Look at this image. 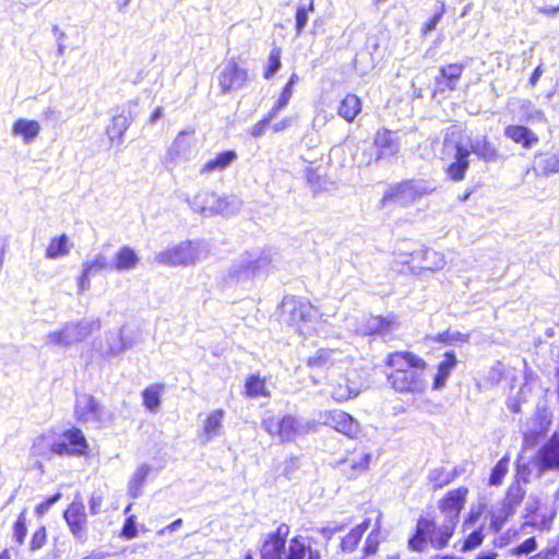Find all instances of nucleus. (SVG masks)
Returning a JSON list of instances; mask_svg holds the SVG:
<instances>
[{"mask_svg":"<svg viewBox=\"0 0 559 559\" xmlns=\"http://www.w3.org/2000/svg\"><path fill=\"white\" fill-rule=\"evenodd\" d=\"M388 374L391 386L400 393H423L427 388V362L411 352H394L386 356Z\"/></svg>","mask_w":559,"mask_h":559,"instance_id":"f257e3e1","label":"nucleus"},{"mask_svg":"<svg viewBox=\"0 0 559 559\" xmlns=\"http://www.w3.org/2000/svg\"><path fill=\"white\" fill-rule=\"evenodd\" d=\"M185 201L193 212L204 217L233 215L240 210L242 204L237 197H221L207 190L199 191L193 198L186 195Z\"/></svg>","mask_w":559,"mask_h":559,"instance_id":"f03ea898","label":"nucleus"},{"mask_svg":"<svg viewBox=\"0 0 559 559\" xmlns=\"http://www.w3.org/2000/svg\"><path fill=\"white\" fill-rule=\"evenodd\" d=\"M209 246L203 241H182L160 251L155 261L169 266H188L207 257Z\"/></svg>","mask_w":559,"mask_h":559,"instance_id":"7ed1b4c3","label":"nucleus"},{"mask_svg":"<svg viewBox=\"0 0 559 559\" xmlns=\"http://www.w3.org/2000/svg\"><path fill=\"white\" fill-rule=\"evenodd\" d=\"M74 417L82 425L96 429L107 427L112 421V414L95 396L81 393L76 394L74 404Z\"/></svg>","mask_w":559,"mask_h":559,"instance_id":"20e7f679","label":"nucleus"},{"mask_svg":"<svg viewBox=\"0 0 559 559\" xmlns=\"http://www.w3.org/2000/svg\"><path fill=\"white\" fill-rule=\"evenodd\" d=\"M261 426L271 436H277L281 441H293L314 428L313 423L292 415H286L281 419L274 416L266 417L262 420Z\"/></svg>","mask_w":559,"mask_h":559,"instance_id":"39448f33","label":"nucleus"},{"mask_svg":"<svg viewBox=\"0 0 559 559\" xmlns=\"http://www.w3.org/2000/svg\"><path fill=\"white\" fill-rule=\"evenodd\" d=\"M433 189L423 181L406 180L394 186H391L384 193L381 203L385 205L390 202H395L401 205L413 203L416 199L428 194Z\"/></svg>","mask_w":559,"mask_h":559,"instance_id":"423d86ee","label":"nucleus"},{"mask_svg":"<svg viewBox=\"0 0 559 559\" xmlns=\"http://www.w3.org/2000/svg\"><path fill=\"white\" fill-rule=\"evenodd\" d=\"M533 465L538 477L547 472H559V430L555 431L537 450L533 459Z\"/></svg>","mask_w":559,"mask_h":559,"instance_id":"0eeeda50","label":"nucleus"},{"mask_svg":"<svg viewBox=\"0 0 559 559\" xmlns=\"http://www.w3.org/2000/svg\"><path fill=\"white\" fill-rule=\"evenodd\" d=\"M318 423L329 426L349 438H355L359 432L358 421L340 409L320 412Z\"/></svg>","mask_w":559,"mask_h":559,"instance_id":"6e6552de","label":"nucleus"},{"mask_svg":"<svg viewBox=\"0 0 559 559\" xmlns=\"http://www.w3.org/2000/svg\"><path fill=\"white\" fill-rule=\"evenodd\" d=\"M248 80V72L235 60H228L223 64L217 81L223 94L240 90Z\"/></svg>","mask_w":559,"mask_h":559,"instance_id":"1a4fd4ad","label":"nucleus"},{"mask_svg":"<svg viewBox=\"0 0 559 559\" xmlns=\"http://www.w3.org/2000/svg\"><path fill=\"white\" fill-rule=\"evenodd\" d=\"M364 388V380L356 370L348 371L332 383L331 395L336 402L356 397Z\"/></svg>","mask_w":559,"mask_h":559,"instance_id":"9d476101","label":"nucleus"},{"mask_svg":"<svg viewBox=\"0 0 559 559\" xmlns=\"http://www.w3.org/2000/svg\"><path fill=\"white\" fill-rule=\"evenodd\" d=\"M63 518L74 538L84 544L87 539V516L84 504L81 501H73L64 511Z\"/></svg>","mask_w":559,"mask_h":559,"instance_id":"9b49d317","label":"nucleus"},{"mask_svg":"<svg viewBox=\"0 0 559 559\" xmlns=\"http://www.w3.org/2000/svg\"><path fill=\"white\" fill-rule=\"evenodd\" d=\"M467 489L464 487L449 491L440 501L439 510L444 516V521L457 524L460 513L465 506Z\"/></svg>","mask_w":559,"mask_h":559,"instance_id":"f8f14e48","label":"nucleus"},{"mask_svg":"<svg viewBox=\"0 0 559 559\" xmlns=\"http://www.w3.org/2000/svg\"><path fill=\"white\" fill-rule=\"evenodd\" d=\"M435 530V521L420 516L416 523L414 535L408 539V548L421 552L426 549L427 543L431 544V536Z\"/></svg>","mask_w":559,"mask_h":559,"instance_id":"ddd939ff","label":"nucleus"},{"mask_svg":"<svg viewBox=\"0 0 559 559\" xmlns=\"http://www.w3.org/2000/svg\"><path fill=\"white\" fill-rule=\"evenodd\" d=\"M58 439L66 445L64 455L80 456L85 454L88 448L84 433L75 427L66 430Z\"/></svg>","mask_w":559,"mask_h":559,"instance_id":"4468645a","label":"nucleus"},{"mask_svg":"<svg viewBox=\"0 0 559 559\" xmlns=\"http://www.w3.org/2000/svg\"><path fill=\"white\" fill-rule=\"evenodd\" d=\"M371 454L364 450H355L349 456L342 461L341 469L348 478H355L369 468Z\"/></svg>","mask_w":559,"mask_h":559,"instance_id":"2eb2a0df","label":"nucleus"},{"mask_svg":"<svg viewBox=\"0 0 559 559\" xmlns=\"http://www.w3.org/2000/svg\"><path fill=\"white\" fill-rule=\"evenodd\" d=\"M100 322L98 320L83 319L79 322L67 323L64 328L66 338L68 346L74 343L82 342L94 330L99 329Z\"/></svg>","mask_w":559,"mask_h":559,"instance_id":"dca6fc26","label":"nucleus"},{"mask_svg":"<svg viewBox=\"0 0 559 559\" xmlns=\"http://www.w3.org/2000/svg\"><path fill=\"white\" fill-rule=\"evenodd\" d=\"M35 455L48 456L50 454L64 455L66 445L59 442L55 433H45L34 440L32 447Z\"/></svg>","mask_w":559,"mask_h":559,"instance_id":"f3484780","label":"nucleus"},{"mask_svg":"<svg viewBox=\"0 0 559 559\" xmlns=\"http://www.w3.org/2000/svg\"><path fill=\"white\" fill-rule=\"evenodd\" d=\"M468 150L469 154H475L479 159L486 163H496L500 158L498 148L486 135L472 139Z\"/></svg>","mask_w":559,"mask_h":559,"instance_id":"a211bd4d","label":"nucleus"},{"mask_svg":"<svg viewBox=\"0 0 559 559\" xmlns=\"http://www.w3.org/2000/svg\"><path fill=\"white\" fill-rule=\"evenodd\" d=\"M504 135L525 150L534 147L539 139L537 134L524 126L511 124L504 128Z\"/></svg>","mask_w":559,"mask_h":559,"instance_id":"6ab92c4d","label":"nucleus"},{"mask_svg":"<svg viewBox=\"0 0 559 559\" xmlns=\"http://www.w3.org/2000/svg\"><path fill=\"white\" fill-rule=\"evenodd\" d=\"M374 145L378 150V158H390L397 154L400 144L394 134L386 130H379L374 135Z\"/></svg>","mask_w":559,"mask_h":559,"instance_id":"aec40b11","label":"nucleus"},{"mask_svg":"<svg viewBox=\"0 0 559 559\" xmlns=\"http://www.w3.org/2000/svg\"><path fill=\"white\" fill-rule=\"evenodd\" d=\"M285 559H321V554L309 545L307 538L296 536L289 542Z\"/></svg>","mask_w":559,"mask_h":559,"instance_id":"412c9836","label":"nucleus"},{"mask_svg":"<svg viewBox=\"0 0 559 559\" xmlns=\"http://www.w3.org/2000/svg\"><path fill=\"white\" fill-rule=\"evenodd\" d=\"M399 326L397 317L390 314L388 317H370L367 319L365 333L386 335L395 331Z\"/></svg>","mask_w":559,"mask_h":559,"instance_id":"4be33fe9","label":"nucleus"},{"mask_svg":"<svg viewBox=\"0 0 559 559\" xmlns=\"http://www.w3.org/2000/svg\"><path fill=\"white\" fill-rule=\"evenodd\" d=\"M469 150L461 144L456 145L455 162L451 163L447 168L448 176L454 181H461L465 177V173L469 167Z\"/></svg>","mask_w":559,"mask_h":559,"instance_id":"5701e85b","label":"nucleus"},{"mask_svg":"<svg viewBox=\"0 0 559 559\" xmlns=\"http://www.w3.org/2000/svg\"><path fill=\"white\" fill-rule=\"evenodd\" d=\"M140 258L136 252L129 246H122L115 254L111 261L112 271L124 272L136 267Z\"/></svg>","mask_w":559,"mask_h":559,"instance_id":"b1692460","label":"nucleus"},{"mask_svg":"<svg viewBox=\"0 0 559 559\" xmlns=\"http://www.w3.org/2000/svg\"><path fill=\"white\" fill-rule=\"evenodd\" d=\"M224 416L225 412L223 409H215L207 415L204 421L203 431L200 435L202 443H207L213 438L221 435Z\"/></svg>","mask_w":559,"mask_h":559,"instance_id":"393cba45","label":"nucleus"},{"mask_svg":"<svg viewBox=\"0 0 559 559\" xmlns=\"http://www.w3.org/2000/svg\"><path fill=\"white\" fill-rule=\"evenodd\" d=\"M40 132V126L36 120L20 118L12 126V134L21 136L25 144L35 141Z\"/></svg>","mask_w":559,"mask_h":559,"instance_id":"a878e982","label":"nucleus"},{"mask_svg":"<svg viewBox=\"0 0 559 559\" xmlns=\"http://www.w3.org/2000/svg\"><path fill=\"white\" fill-rule=\"evenodd\" d=\"M457 364L456 356L453 352H447L443 360L438 365V370L433 379L432 389L441 390L444 388L448 378Z\"/></svg>","mask_w":559,"mask_h":559,"instance_id":"bb28decb","label":"nucleus"},{"mask_svg":"<svg viewBox=\"0 0 559 559\" xmlns=\"http://www.w3.org/2000/svg\"><path fill=\"white\" fill-rule=\"evenodd\" d=\"M253 277L250 255L242 254L233 262L227 272V282H240Z\"/></svg>","mask_w":559,"mask_h":559,"instance_id":"cd10ccee","label":"nucleus"},{"mask_svg":"<svg viewBox=\"0 0 559 559\" xmlns=\"http://www.w3.org/2000/svg\"><path fill=\"white\" fill-rule=\"evenodd\" d=\"M415 258H418L417 260L423 261L424 265L421 269L429 270V271H438L443 269L445 265V259L444 255L436 250L432 249H421L414 251L413 254Z\"/></svg>","mask_w":559,"mask_h":559,"instance_id":"c85d7f7f","label":"nucleus"},{"mask_svg":"<svg viewBox=\"0 0 559 559\" xmlns=\"http://www.w3.org/2000/svg\"><path fill=\"white\" fill-rule=\"evenodd\" d=\"M131 121V118L127 117L123 114L114 116L106 129L110 142L117 140L118 143H122L123 135L126 131L129 129Z\"/></svg>","mask_w":559,"mask_h":559,"instance_id":"c756f323","label":"nucleus"},{"mask_svg":"<svg viewBox=\"0 0 559 559\" xmlns=\"http://www.w3.org/2000/svg\"><path fill=\"white\" fill-rule=\"evenodd\" d=\"M455 527L456 524H454V522L444 520L440 525L435 524L433 534L431 536V546L435 549H443L452 537Z\"/></svg>","mask_w":559,"mask_h":559,"instance_id":"7c9ffc66","label":"nucleus"},{"mask_svg":"<svg viewBox=\"0 0 559 559\" xmlns=\"http://www.w3.org/2000/svg\"><path fill=\"white\" fill-rule=\"evenodd\" d=\"M370 526V520L367 519L362 523L358 524L350 532L344 536L341 540V549L344 552H353L358 546L361 537Z\"/></svg>","mask_w":559,"mask_h":559,"instance_id":"2f4dec72","label":"nucleus"},{"mask_svg":"<svg viewBox=\"0 0 559 559\" xmlns=\"http://www.w3.org/2000/svg\"><path fill=\"white\" fill-rule=\"evenodd\" d=\"M284 307L285 308L289 307L290 318H292V321H294V322L309 320L310 317L312 316V312L314 311V309L312 308V306L309 302L302 301V300H296L294 298L286 299L284 301Z\"/></svg>","mask_w":559,"mask_h":559,"instance_id":"473e14b6","label":"nucleus"},{"mask_svg":"<svg viewBox=\"0 0 559 559\" xmlns=\"http://www.w3.org/2000/svg\"><path fill=\"white\" fill-rule=\"evenodd\" d=\"M71 249V245L69 241V237L66 234H62L58 237H53L50 239L45 255L47 259H59L69 254Z\"/></svg>","mask_w":559,"mask_h":559,"instance_id":"72a5a7b5","label":"nucleus"},{"mask_svg":"<svg viewBox=\"0 0 559 559\" xmlns=\"http://www.w3.org/2000/svg\"><path fill=\"white\" fill-rule=\"evenodd\" d=\"M237 158L235 151H225L218 153L213 159L204 164L201 174L223 170L227 168Z\"/></svg>","mask_w":559,"mask_h":559,"instance_id":"f704fd0d","label":"nucleus"},{"mask_svg":"<svg viewBox=\"0 0 559 559\" xmlns=\"http://www.w3.org/2000/svg\"><path fill=\"white\" fill-rule=\"evenodd\" d=\"M193 131H181L174 140L173 144L168 148V155L171 159L187 158L190 151V142L187 135L192 134Z\"/></svg>","mask_w":559,"mask_h":559,"instance_id":"c9c22d12","label":"nucleus"},{"mask_svg":"<svg viewBox=\"0 0 559 559\" xmlns=\"http://www.w3.org/2000/svg\"><path fill=\"white\" fill-rule=\"evenodd\" d=\"M151 471V467L147 464L140 465L128 484V492L133 498L136 499L142 495V486L144 485L146 477Z\"/></svg>","mask_w":559,"mask_h":559,"instance_id":"e433bc0d","label":"nucleus"},{"mask_svg":"<svg viewBox=\"0 0 559 559\" xmlns=\"http://www.w3.org/2000/svg\"><path fill=\"white\" fill-rule=\"evenodd\" d=\"M361 106L359 98L354 94H348L341 102L338 115L346 121L352 122L360 112Z\"/></svg>","mask_w":559,"mask_h":559,"instance_id":"4c0bfd02","label":"nucleus"},{"mask_svg":"<svg viewBox=\"0 0 559 559\" xmlns=\"http://www.w3.org/2000/svg\"><path fill=\"white\" fill-rule=\"evenodd\" d=\"M537 170L544 176L559 171V151L554 153L539 154L536 160Z\"/></svg>","mask_w":559,"mask_h":559,"instance_id":"58836bf2","label":"nucleus"},{"mask_svg":"<svg viewBox=\"0 0 559 559\" xmlns=\"http://www.w3.org/2000/svg\"><path fill=\"white\" fill-rule=\"evenodd\" d=\"M164 384L155 383L147 386L142 392L143 404L146 409L156 412L160 405V395L164 391Z\"/></svg>","mask_w":559,"mask_h":559,"instance_id":"ea45409f","label":"nucleus"},{"mask_svg":"<svg viewBox=\"0 0 559 559\" xmlns=\"http://www.w3.org/2000/svg\"><path fill=\"white\" fill-rule=\"evenodd\" d=\"M82 269L95 275L103 271H112L111 261L104 253H96L93 258L85 260L82 263Z\"/></svg>","mask_w":559,"mask_h":559,"instance_id":"a19ab883","label":"nucleus"},{"mask_svg":"<svg viewBox=\"0 0 559 559\" xmlns=\"http://www.w3.org/2000/svg\"><path fill=\"white\" fill-rule=\"evenodd\" d=\"M465 66L462 63H451L440 68L439 73L445 78L448 88L454 91L462 76Z\"/></svg>","mask_w":559,"mask_h":559,"instance_id":"79ce46f5","label":"nucleus"},{"mask_svg":"<svg viewBox=\"0 0 559 559\" xmlns=\"http://www.w3.org/2000/svg\"><path fill=\"white\" fill-rule=\"evenodd\" d=\"M284 552V542L269 537L261 548V559H283Z\"/></svg>","mask_w":559,"mask_h":559,"instance_id":"37998d69","label":"nucleus"},{"mask_svg":"<svg viewBox=\"0 0 559 559\" xmlns=\"http://www.w3.org/2000/svg\"><path fill=\"white\" fill-rule=\"evenodd\" d=\"M245 254L250 255V267L252 270L253 277L263 273L272 261L270 252L266 251L246 252Z\"/></svg>","mask_w":559,"mask_h":559,"instance_id":"c03bdc74","label":"nucleus"},{"mask_svg":"<svg viewBox=\"0 0 559 559\" xmlns=\"http://www.w3.org/2000/svg\"><path fill=\"white\" fill-rule=\"evenodd\" d=\"M246 393L250 397L267 396L264 379L259 376H250L245 384Z\"/></svg>","mask_w":559,"mask_h":559,"instance_id":"a18cd8bd","label":"nucleus"},{"mask_svg":"<svg viewBox=\"0 0 559 559\" xmlns=\"http://www.w3.org/2000/svg\"><path fill=\"white\" fill-rule=\"evenodd\" d=\"M427 479L432 485V490L436 491L449 485L453 480V476L443 467H437L429 472Z\"/></svg>","mask_w":559,"mask_h":559,"instance_id":"49530a36","label":"nucleus"},{"mask_svg":"<svg viewBox=\"0 0 559 559\" xmlns=\"http://www.w3.org/2000/svg\"><path fill=\"white\" fill-rule=\"evenodd\" d=\"M106 342L107 348L105 353L107 355H118L126 348V343L121 330L108 333L106 336Z\"/></svg>","mask_w":559,"mask_h":559,"instance_id":"de8ad7c7","label":"nucleus"},{"mask_svg":"<svg viewBox=\"0 0 559 559\" xmlns=\"http://www.w3.org/2000/svg\"><path fill=\"white\" fill-rule=\"evenodd\" d=\"M314 10L313 0H310L309 3H300L296 10V33L300 35L304 32L305 26L308 23V14Z\"/></svg>","mask_w":559,"mask_h":559,"instance_id":"09e8293b","label":"nucleus"},{"mask_svg":"<svg viewBox=\"0 0 559 559\" xmlns=\"http://www.w3.org/2000/svg\"><path fill=\"white\" fill-rule=\"evenodd\" d=\"M526 490L522 487L521 483L514 481L510 485L507 496H506V503L509 507H515L519 506L524 497H525Z\"/></svg>","mask_w":559,"mask_h":559,"instance_id":"8fccbe9b","label":"nucleus"},{"mask_svg":"<svg viewBox=\"0 0 559 559\" xmlns=\"http://www.w3.org/2000/svg\"><path fill=\"white\" fill-rule=\"evenodd\" d=\"M509 469V457L503 456L498 461V463L493 466L490 477L489 484L491 486H499L502 483V479L507 475Z\"/></svg>","mask_w":559,"mask_h":559,"instance_id":"3c124183","label":"nucleus"},{"mask_svg":"<svg viewBox=\"0 0 559 559\" xmlns=\"http://www.w3.org/2000/svg\"><path fill=\"white\" fill-rule=\"evenodd\" d=\"M281 68V50L273 48L267 60V68L264 72L265 79H271Z\"/></svg>","mask_w":559,"mask_h":559,"instance_id":"603ef678","label":"nucleus"},{"mask_svg":"<svg viewBox=\"0 0 559 559\" xmlns=\"http://www.w3.org/2000/svg\"><path fill=\"white\" fill-rule=\"evenodd\" d=\"M120 536L124 539H133L138 536L136 518L135 515H129L122 526Z\"/></svg>","mask_w":559,"mask_h":559,"instance_id":"864d4df0","label":"nucleus"},{"mask_svg":"<svg viewBox=\"0 0 559 559\" xmlns=\"http://www.w3.org/2000/svg\"><path fill=\"white\" fill-rule=\"evenodd\" d=\"M537 549L535 537H530L511 550L514 556H527Z\"/></svg>","mask_w":559,"mask_h":559,"instance_id":"5fc2aeb1","label":"nucleus"},{"mask_svg":"<svg viewBox=\"0 0 559 559\" xmlns=\"http://www.w3.org/2000/svg\"><path fill=\"white\" fill-rule=\"evenodd\" d=\"M379 544H380L379 531L373 530L369 533V535L367 536V538L365 540V545H364L365 555L366 556L374 555L378 550Z\"/></svg>","mask_w":559,"mask_h":559,"instance_id":"6e6d98bb","label":"nucleus"},{"mask_svg":"<svg viewBox=\"0 0 559 559\" xmlns=\"http://www.w3.org/2000/svg\"><path fill=\"white\" fill-rule=\"evenodd\" d=\"M542 559H556L559 557V536L550 539L548 546L538 552Z\"/></svg>","mask_w":559,"mask_h":559,"instance_id":"4d7b16f0","label":"nucleus"},{"mask_svg":"<svg viewBox=\"0 0 559 559\" xmlns=\"http://www.w3.org/2000/svg\"><path fill=\"white\" fill-rule=\"evenodd\" d=\"M483 539H484V534H483L481 528L473 531L466 537V539L463 544V547H462V551H468V550L476 548L477 546H479L483 543Z\"/></svg>","mask_w":559,"mask_h":559,"instance_id":"13d9d810","label":"nucleus"},{"mask_svg":"<svg viewBox=\"0 0 559 559\" xmlns=\"http://www.w3.org/2000/svg\"><path fill=\"white\" fill-rule=\"evenodd\" d=\"M26 534L27 528L25 523V515L24 513H21L14 524L13 537L19 545H22L24 543Z\"/></svg>","mask_w":559,"mask_h":559,"instance_id":"bf43d9fd","label":"nucleus"},{"mask_svg":"<svg viewBox=\"0 0 559 559\" xmlns=\"http://www.w3.org/2000/svg\"><path fill=\"white\" fill-rule=\"evenodd\" d=\"M504 374V367L503 364L500 361H497L488 371L487 374V381L491 384H498Z\"/></svg>","mask_w":559,"mask_h":559,"instance_id":"052dcab7","label":"nucleus"},{"mask_svg":"<svg viewBox=\"0 0 559 559\" xmlns=\"http://www.w3.org/2000/svg\"><path fill=\"white\" fill-rule=\"evenodd\" d=\"M532 469L528 463L518 461L516 463V480L519 483L527 484L531 480Z\"/></svg>","mask_w":559,"mask_h":559,"instance_id":"680f3d73","label":"nucleus"},{"mask_svg":"<svg viewBox=\"0 0 559 559\" xmlns=\"http://www.w3.org/2000/svg\"><path fill=\"white\" fill-rule=\"evenodd\" d=\"M331 352L325 349H320L314 356L310 357L308 360V365L310 367H323L328 364L330 359Z\"/></svg>","mask_w":559,"mask_h":559,"instance_id":"e2e57ef3","label":"nucleus"},{"mask_svg":"<svg viewBox=\"0 0 559 559\" xmlns=\"http://www.w3.org/2000/svg\"><path fill=\"white\" fill-rule=\"evenodd\" d=\"M46 528L44 526L39 527L32 536L31 550L40 549L46 543Z\"/></svg>","mask_w":559,"mask_h":559,"instance_id":"0e129e2a","label":"nucleus"},{"mask_svg":"<svg viewBox=\"0 0 559 559\" xmlns=\"http://www.w3.org/2000/svg\"><path fill=\"white\" fill-rule=\"evenodd\" d=\"M46 343L51 345L68 346L64 328L59 331L50 332L46 337Z\"/></svg>","mask_w":559,"mask_h":559,"instance_id":"69168bd1","label":"nucleus"},{"mask_svg":"<svg viewBox=\"0 0 559 559\" xmlns=\"http://www.w3.org/2000/svg\"><path fill=\"white\" fill-rule=\"evenodd\" d=\"M41 118L49 122V123H52L53 126H56L59 121H60V118H61V111L58 110L57 108L55 107H46L44 108L43 112H41Z\"/></svg>","mask_w":559,"mask_h":559,"instance_id":"338daca9","label":"nucleus"},{"mask_svg":"<svg viewBox=\"0 0 559 559\" xmlns=\"http://www.w3.org/2000/svg\"><path fill=\"white\" fill-rule=\"evenodd\" d=\"M443 12H444V4L441 3V8L438 12H436L430 19L429 21L425 24L424 28H423V32L425 34L427 33H430L432 31L436 29L438 23L440 22V20L442 19V15H443Z\"/></svg>","mask_w":559,"mask_h":559,"instance_id":"774afa93","label":"nucleus"}]
</instances>
